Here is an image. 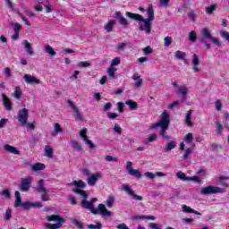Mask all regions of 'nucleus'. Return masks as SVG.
Segmentation results:
<instances>
[{
	"label": "nucleus",
	"mask_w": 229,
	"mask_h": 229,
	"mask_svg": "<svg viewBox=\"0 0 229 229\" xmlns=\"http://www.w3.org/2000/svg\"><path fill=\"white\" fill-rule=\"evenodd\" d=\"M15 200H14V207L15 208H18V207L22 206V199L21 198V192L19 191H16L14 192Z\"/></svg>",
	"instance_id": "b1692460"
},
{
	"label": "nucleus",
	"mask_w": 229,
	"mask_h": 229,
	"mask_svg": "<svg viewBox=\"0 0 229 229\" xmlns=\"http://www.w3.org/2000/svg\"><path fill=\"white\" fill-rule=\"evenodd\" d=\"M13 26L14 33H19L21 31V25L19 24V22H15L14 24H13Z\"/></svg>",
	"instance_id": "774afa93"
},
{
	"label": "nucleus",
	"mask_w": 229,
	"mask_h": 229,
	"mask_svg": "<svg viewBox=\"0 0 229 229\" xmlns=\"http://www.w3.org/2000/svg\"><path fill=\"white\" fill-rule=\"evenodd\" d=\"M114 24H117L115 20H111L107 22V24L105 26V30L107 31V33H111V31L114 30Z\"/></svg>",
	"instance_id": "c756f323"
},
{
	"label": "nucleus",
	"mask_w": 229,
	"mask_h": 229,
	"mask_svg": "<svg viewBox=\"0 0 229 229\" xmlns=\"http://www.w3.org/2000/svg\"><path fill=\"white\" fill-rule=\"evenodd\" d=\"M124 47H126V43H118L116 49L117 51H124Z\"/></svg>",
	"instance_id": "338daca9"
},
{
	"label": "nucleus",
	"mask_w": 229,
	"mask_h": 229,
	"mask_svg": "<svg viewBox=\"0 0 229 229\" xmlns=\"http://www.w3.org/2000/svg\"><path fill=\"white\" fill-rule=\"evenodd\" d=\"M32 171H44L46 169V165L42 163H36L31 165Z\"/></svg>",
	"instance_id": "7c9ffc66"
},
{
	"label": "nucleus",
	"mask_w": 229,
	"mask_h": 229,
	"mask_svg": "<svg viewBox=\"0 0 229 229\" xmlns=\"http://www.w3.org/2000/svg\"><path fill=\"white\" fill-rule=\"evenodd\" d=\"M58 133H64V128H62V125H60V123H55L54 131H52V136L56 137Z\"/></svg>",
	"instance_id": "cd10ccee"
},
{
	"label": "nucleus",
	"mask_w": 229,
	"mask_h": 229,
	"mask_svg": "<svg viewBox=\"0 0 229 229\" xmlns=\"http://www.w3.org/2000/svg\"><path fill=\"white\" fill-rule=\"evenodd\" d=\"M77 65L80 68L90 67V63L81 61V62L78 63Z\"/></svg>",
	"instance_id": "052dcab7"
},
{
	"label": "nucleus",
	"mask_w": 229,
	"mask_h": 229,
	"mask_svg": "<svg viewBox=\"0 0 229 229\" xmlns=\"http://www.w3.org/2000/svg\"><path fill=\"white\" fill-rule=\"evenodd\" d=\"M156 139H158L157 133L150 134L148 140L144 141V144H148V142H155Z\"/></svg>",
	"instance_id": "de8ad7c7"
},
{
	"label": "nucleus",
	"mask_w": 229,
	"mask_h": 229,
	"mask_svg": "<svg viewBox=\"0 0 229 229\" xmlns=\"http://www.w3.org/2000/svg\"><path fill=\"white\" fill-rule=\"evenodd\" d=\"M107 117H108L109 119L114 120V119H115L116 117H119V114L108 112V113H107Z\"/></svg>",
	"instance_id": "69168bd1"
},
{
	"label": "nucleus",
	"mask_w": 229,
	"mask_h": 229,
	"mask_svg": "<svg viewBox=\"0 0 229 229\" xmlns=\"http://www.w3.org/2000/svg\"><path fill=\"white\" fill-rule=\"evenodd\" d=\"M45 52L47 53L50 56H55L56 52L53 49V47L47 45L45 47Z\"/></svg>",
	"instance_id": "c9c22d12"
},
{
	"label": "nucleus",
	"mask_w": 229,
	"mask_h": 229,
	"mask_svg": "<svg viewBox=\"0 0 229 229\" xmlns=\"http://www.w3.org/2000/svg\"><path fill=\"white\" fill-rule=\"evenodd\" d=\"M114 131H115V133H118L119 135L123 133V128H121V125H119V123L114 124Z\"/></svg>",
	"instance_id": "4d7b16f0"
},
{
	"label": "nucleus",
	"mask_w": 229,
	"mask_h": 229,
	"mask_svg": "<svg viewBox=\"0 0 229 229\" xmlns=\"http://www.w3.org/2000/svg\"><path fill=\"white\" fill-rule=\"evenodd\" d=\"M119 64H121V58L120 57H115L111 62V67H114L115 65H119Z\"/></svg>",
	"instance_id": "13d9d810"
},
{
	"label": "nucleus",
	"mask_w": 229,
	"mask_h": 229,
	"mask_svg": "<svg viewBox=\"0 0 229 229\" xmlns=\"http://www.w3.org/2000/svg\"><path fill=\"white\" fill-rule=\"evenodd\" d=\"M71 223L78 229H85V224L81 222V220H80L78 217L71 218Z\"/></svg>",
	"instance_id": "412c9836"
},
{
	"label": "nucleus",
	"mask_w": 229,
	"mask_h": 229,
	"mask_svg": "<svg viewBox=\"0 0 229 229\" xmlns=\"http://www.w3.org/2000/svg\"><path fill=\"white\" fill-rule=\"evenodd\" d=\"M208 40L218 47L221 46V41H219V38H214L210 30H208L207 28H202L200 30V37H199V41H200V43L203 44L207 49H212V45L208 43Z\"/></svg>",
	"instance_id": "7ed1b4c3"
},
{
	"label": "nucleus",
	"mask_w": 229,
	"mask_h": 229,
	"mask_svg": "<svg viewBox=\"0 0 229 229\" xmlns=\"http://www.w3.org/2000/svg\"><path fill=\"white\" fill-rule=\"evenodd\" d=\"M13 96L15 98V99H21V96H22V90H21L20 87H15V90Z\"/></svg>",
	"instance_id": "e433bc0d"
},
{
	"label": "nucleus",
	"mask_w": 229,
	"mask_h": 229,
	"mask_svg": "<svg viewBox=\"0 0 229 229\" xmlns=\"http://www.w3.org/2000/svg\"><path fill=\"white\" fill-rule=\"evenodd\" d=\"M216 6L215 4L206 7V13L208 15L214 13V12H216Z\"/></svg>",
	"instance_id": "49530a36"
},
{
	"label": "nucleus",
	"mask_w": 229,
	"mask_h": 229,
	"mask_svg": "<svg viewBox=\"0 0 229 229\" xmlns=\"http://www.w3.org/2000/svg\"><path fill=\"white\" fill-rule=\"evenodd\" d=\"M215 106H216V110H217V112L221 111V108H223V104L221 103V101L218 99L215 102Z\"/></svg>",
	"instance_id": "e2e57ef3"
},
{
	"label": "nucleus",
	"mask_w": 229,
	"mask_h": 229,
	"mask_svg": "<svg viewBox=\"0 0 229 229\" xmlns=\"http://www.w3.org/2000/svg\"><path fill=\"white\" fill-rule=\"evenodd\" d=\"M191 63L193 65L194 72H199V68L198 67V65H199V56H198V55L194 54L192 55Z\"/></svg>",
	"instance_id": "4be33fe9"
},
{
	"label": "nucleus",
	"mask_w": 229,
	"mask_h": 229,
	"mask_svg": "<svg viewBox=\"0 0 229 229\" xmlns=\"http://www.w3.org/2000/svg\"><path fill=\"white\" fill-rule=\"evenodd\" d=\"M144 55H151L153 53V48L151 47L148 46L145 48H143Z\"/></svg>",
	"instance_id": "680f3d73"
},
{
	"label": "nucleus",
	"mask_w": 229,
	"mask_h": 229,
	"mask_svg": "<svg viewBox=\"0 0 229 229\" xmlns=\"http://www.w3.org/2000/svg\"><path fill=\"white\" fill-rule=\"evenodd\" d=\"M114 17V19H117L119 21L120 24L122 26H123L124 28H126V26H128V20H126V18H124V16H123L121 12H115Z\"/></svg>",
	"instance_id": "f3484780"
},
{
	"label": "nucleus",
	"mask_w": 229,
	"mask_h": 229,
	"mask_svg": "<svg viewBox=\"0 0 229 229\" xmlns=\"http://www.w3.org/2000/svg\"><path fill=\"white\" fill-rule=\"evenodd\" d=\"M131 165H132L131 162L128 161L126 165V169L128 171V174L131 176H134V178H142V173H140V171L137 169H133Z\"/></svg>",
	"instance_id": "1a4fd4ad"
},
{
	"label": "nucleus",
	"mask_w": 229,
	"mask_h": 229,
	"mask_svg": "<svg viewBox=\"0 0 229 229\" xmlns=\"http://www.w3.org/2000/svg\"><path fill=\"white\" fill-rule=\"evenodd\" d=\"M192 154V148H187L182 156L184 160H187L189 158V155Z\"/></svg>",
	"instance_id": "bf43d9fd"
},
{
	"label": "nucleus",
	"mask_w": 229,
	"mask_h": 229,
	"mask_svg": "<svg viewBox=\"0 0 229 229\" xmlns=\"http://www.w3.org/2000/svg\"><path fill=\"white\" fill-rule=\"evenodd\" d=\"M173 44V38L169 36L165 38V47H169Z\"/></svg>",
	"instance_id": "8fccbe9b"
},
{
	"label": "nucleus",
	"mask_w": 229,
	"mask_h": 229,
	"mask_svg": "<svg viewBox=\"0 0 229 229\" xmlns=\"http://www.w3.org/2000/svg\"><path fill=\"white\" fill-rule=\"evenodd\" d=\"M1 194L5 198V199H10V198H12V191L8 189L3 190Z\"/></svg>",
	"instance_id": "79ce46f5"
},
{
	"label": "nucleus",
	"mask_w": 229,
	"mask_h": 229,
	"mask_svg": "<svg viewBox=\"0 0 229 229\" xmlns=\"http://www.w3.org/2000/svg\"><path fill=\"white\" fill-rule=\"evenodd\" d=\"M125 105H128L131 110H137L139 108V104L131 99L126 100Z\"/></svg>",
	"instance_id": "2f4dec72"
},
{
	"label": "nucleus",
	"mask_w": 229,
	"mask_h": 229,
	"mask_svg": "<svg viewBox=\"0 0 229 229\" xmlns=\"http://www.w3.org/2000/svg\"><path fill=\"white\" fill-rule=\"evenodd\" d=\"M80 137H81L84 142H86V144L89 146L90 149H94V148H96V145H94V143H92V141H90L89 140V137L87 136V128H84L81 131H80Z\"/></svg>",
	"instance_id": "ddd939ff"
},
{
	"label": "nucleus",
	"mask_w": 229,
	"mask_h": 229,
	"mask_svg": "<svg viewBox=\"0 0 229 229\" xmlns=\"http://www.w3.org/2000/svg\"><path fill=\"white\" fill-rule=\"evenodd\" d=\"M44 179L38 181L36 191L41 194V201H49V191H47V189L44 186Z\"/></svg>",
	"instance_id": "39448f33"
},
{
	"label": "nucleus",
	"mask_w": 229,
	"mask_h": 229,
	"mask_svg": "<svg viewBox=\"0 0 229 229\" xmlns=\"http://www.w3.org/2000/svg\"><path fill=\"white\" fill-rule=\"evenodd\" d=\"M176 176L182 182H191V177H187V175H185V174L182 172H178Z\"/></svg>",
	"instance_id": "72a5a7b5"
},
{
	"label": "nucleus",
	"mask_w": 229,
	"mask_h": 229,
	"mask_svg": "<svg viewBox=\"0 0 229 229\" xmlns=\"http://www.w3.org/2000/svg\"><path fill=\"white\" fill-rule=\"evenodd\" d=\"M192 139H194V137L192 136V132L186 134L184 137V140L188 142V144H191V142H192Z\"/></svg>",
	"instance_id": "5fc2aeb1"
},
{
	"label": "nucleus",
	"mask_w": 229,
	"mask_h": 229,
	"mask_svg": "<svg viewBox=\"0 0 229 229\" xmlns=\"http://www.w3.org/2000/svg\"><path fill=\"white\" fill-rule=\"evenodd\" d=\"M192 115V110H189L185 116V123L187 126H192V121L191 120V116Z\"/></svg>",
	"instance_id": "f704fd0d"
},
{
	"label": "nucleus",
	"mask_w": 229,
	"mask_h": 229,
	"mask_svg": "<svg viewBox=\"0 0 229 229\" xmlns=\"http://www.w3.org/2000/svg\"><path fill=\"white\" fill-rule=\"evenodd\" d=\"M43 6H45V8H47L46 10V13H51V12H53V5H51V3L49 1L47 2H43L42 3Z\"/></svg>",
	"instance_id": "4c0bfd02"
},
{
	"label": "nucleus",
	"mask_w": 229,
	"mask_h": 229,
	"mask_svg": "<svg viewBox=\"0 0 229 229\" xmlns=\"http://www.w3.org/2000/svg\"><path fill=\"white\" fill-rule=\"evenodd\" d=\"M126 17H128L129 19H131L132 21H142V15L139 14V13H133L131 12H126L125 13Z\"/></svg>",
	"instance_id": "393cba45"
},
{
	"label": "nucleus",
	"mask_w": 229,
	"mask_h": 229,
	"mask_svg": "<svg viewBox=\"0 0 229 229\" xmlns=\"http://www.w3.org/2000/svg\"><path fill=\"white\" fill-rule=\"evenodd\" d=\"M89 229H101L103 228V224L101 223H98L97 225L94 224H90L88 225Z\"/></svg>",
	"instance_id": "09e8293b"
},
{
	"label": "nucleus",
	"mask_w": 229,
	"mask_h": 229,
	"mask_svg": "<svg viewBox=\"0 0 229 229\" xmlns=\"http://www.w3.org/2000/svg\"><path fill=\"white\" fill-rule=\"evenodd\" d=\"M4 74L7 78H12V70L10 69V67H6L4 69Z\"/></svg>",
	"instance_id": "6e6d98bb"
},
{
	"label": "nucleus",
	"mask_w": 229,
	"mask_h": 229,
	"mask_svg": "<svg viewBox=\"0 0 229 229\" xmlns=\"http://www.w3.org/2000/svg\"><path fill=\"white\" fill-rule=\"evenodd\" d=\"M182 212H184L185 214H195L196 216H201V213H199L195 209H192L191 207L187 205H182Z\"/></svg>",
	"instance_id": "5701e85b"
},
{
	"label": "nucleus",
	"mask_w": 229,
	"mask_h": 229,
	"mask_svg": "<svg viewBox=\"0 0 229 229\" xmlns=\"http://www.w3.org/2000/svg\"><path fill=\"white\" fill-rule=\"evenodd\" d=\"M21 207V208H23V210H30V208H33V202H30V201L22 202Z\"/></svg>",
	"instance_id": "58836bf2"
},
{
	"label": "nucleus",
	"mask_w": 229,
	"mask_h": 229,
	"mask_svg": "<svg viewBox=\"0 0 229 229\" xmlns=\"http://www.w3.org/2000/svg\"><path fill=\"white\" fill-rule=\"evenodd\" d=\"M115 71H117V68L114 66H110L107 70V74L111 80H117V75H115Z\"/></svg>",
	"instance_id": "c85d7f7f"
},
{
	"label": "nucleus",
	"mask_w": 229,
	"mask_h": 229,
	"mask_svg": "<svg viewBox=\"0 0 229 229\" xmlns=\"http://www.w3.org/2000/svg\"><path fill=\"white\" fill-rule=\"evenodd\" d=\"M100 178H103V174L101 173L92 174L87 179L88 185L94 187V185L98 183Z\"/></svg>",
	"instance_id": "9d476101"
},
{
	"label": "nucleus",
	"mask_w": 229,
	"mask_h": 229,
	"mask_svg": "<svg viewBox=\"0 0 229 229\" xmlns=\"http://www.w3.org/2000/svg\"><path fill=\"white\" fill-rule=\"evenodd\" d=\"M2 101L5 110L8 112L13 108L12 101H10V98H8V96H6L4 93L2 94Z\"/></svg>",
	"instance_id": "4468645a"
},
{
	"label": "nucleus",
	"mask_w": 229,
	"mask_h": 229,
	"mask_svg": "<svg viewBox=\"0 0 229 229\" xmlns=\"http://www.w3.org/2000/svg\"><path fill=\"white\" fill-rule=\"evenodd\" d=\"M45 153L48 158H53V148H51V146H47L45 148Z\"/></svg>",
	"instance_id": "a19ab883"
},
{
	"label": "nucleus",
	"mask_w": 229,
	"mask_h": 229,
	"mask_svg": "<svg viewBox=\"0 0 229 229\" xmlns=\"http://www.w3.org/2000/svg\"><path fill=\"white\" fill-rule=\"evenodd\" d=\"M69 185H75V187L72 189V192H75V194H80L81 198H82V201L81 203V207L82 208H86V210H90L91 214H94V216H101V217H111L112 212L108 209H106V207L105 204H99L98 207V209L94 208V203L98 201V199L92 198L90 200H87V198H89V193H87L86 191H83L85 187H87V183L83 182L82 180L80 181H72Z\"/></svg>",
	"instance_id": "f257e3e1"
},
{
	"label": "nucleus",
	"mask_w": 229,
	"mask_h": 229,
	"mask_svg": "<svg viewBox=\"0 0 229 229\" xmlns=\"http://www.w3.org/2000/svg\"><path fill=\"white\" fill-rule=\"evenodd\" d=\"M4 219L5 221H10V219H12V209L7 208L5 210Z\"/></svg>",
	"instance_id": "864d4df0"
},
{
	"label": "nucleus",
	"mask_w": 229,
	"mask_h": 229,
	"mask_svg": "<svg viewBox=\"0 0 229 229\" xmlns=\"http://www.w3.org/2000/svg\"><path fill=\"white\" fill-rule=\"evenodd\" d=\"M145 176L147 178H148V180H155L156 176H165V174L162 173V172H156L155 174L151 173V172H147L145 173Z\"/></svg>",
	"instance_id": "a878e982"
},
{
	"label": "nucleus",
	"mask_w": 229,
	"mask_h": 229,
	"mask_svg": "<svg viewBox=\"0 0 229 229\" xmlns=\"http://www.w3.org/2000/svg\"><path fill=\"white\" fill-rule=\"evenodd\" d=\"M46 219L48 222L55 221L56 223V224H49V223L45 224V228H48V229L62 228V224L65 223V219H64L62 216L58 215L47 216Z\"/></svg>",
	"instance_id": "20e7f679"
},
{
	"label": "nucleus",
	"mask_w": 229,
	"mask_h": 229,
	"mask_svg": "<svg viewBox=\"0 0 229 229\" xmlns=\"http://www.w3.org/2000/svg\"><path fill=\"white\" fill-rule=\"evenodd\" d=\"M185 56H186L185 52H182L180 50L175 52V58H177L178 60H183Z\"/></svg>",
	"instance_id": "a18cd8bd"
},
{
	"label": "nucleus",
	"mask_w": 229,
	"mask_h": 229,
	"mask_svg": "<svg viewBox=\"0 0 229 229\" xmlns=\"http://www.w3.org/2000/svg\"><path fill=\"white\" fill-rule=\"evenodd\" d=\"M68 106H71L72 110L76 114L77 119L83 122V116L81 115V114H80V110L78 109V107L74 106V102H72V100H68Z\"/></svg>",
	"instance_id": "a211bd4d"
},
{
	"label": "nucleus",
	"mask_w": 229,
	"mask_h": 229,
	"mask_svg": "<svg viewBox=\"0 0 229 229\" xmlns=\"http://www.w3.org/2000/svg\"><path fill=\"white\" fill-rule=\"evenodd\" d=\"M114 201H115V198L114 196H109L106 205L108 208H112V207H114Z\"/></svg>",
	"instance_id": "ea45409f"
},
{
	"label": "nucleus",
	"mask_w": 229,
	"mask_h": 229,
	"mask_svg": "<svg viewBox=\"0 0 229 229\" xmlns=\"http://www.w3.org/2000/svg\"><path fill=\"white\" fill-rule=\"evenodd\" d=\"M177 94H180L182 96V102L185 103L187 99V94H189V88H187V86L179 87Z\"/></svg>",
	"instance_id": "dca6fc26"
},
{
	"label": "nucleus",
	"mask_w": 229,
	"mask_h": 229,
	"mask_svg": "<svg viewBox=\"0 0 229 229\" xmlns=\"http://www.w3.org/2000/svg\"><path fill=\"white\" fill-rule=\"evenodd\" d=\"M169 124H171V119L168 116L159 131V135L164 140H171V136L169 133H167V130H169Z\"/></svg>",
	"instance_id": "0eeeda50"
},
{
	"label": "nucleus",
	"mask_w": 229,
	"mask_h": 229,
	"mask_svg": "<svg viewBox=\"0 0 229 229\" xmlns=\"http://www.w3.org/2000/svg\"><path fill=\"white\" fill-rule=\"evenodd\" d=\"M123 190L124 191V192H126V194H128L129 196H132L135 193V191H133V189H131V186L128 185V184H124L123 186Z\"/></svg>",
	"instance_id": "473e14b6"
},
{
	"label": "nucleus",
	"mask_w": 229,
	"mask_h": 229,
	"mask_svg": "<svg viewBox=\"0 0 229 229\" xmlns=\"http://www.w3.org/2000/svg\"><path fill=\"white\" fill-rule=\"evenodd\" d=\"M4 151H7L8 153H12L13 155H21V150L17 149V148L5 144L4 145Z\"/></svg>",
	"instance_id": "aec40b11"
},
{
	"label": "nucleus",
	"mask_w": 229,
	"mask_h": 229,
	"mask_svg": "<svg viewBox=\"0 0 229 229\" xmlns=\"http://www.w3.org/2000/svg\"><path fill=\"white\" fill-rule=\"evenodd\" d=\"M31 177L22 179L21 184L19 185V191H21V192H28V191H30L31 188Z\"/></svg>",
	"instance_id": "6e6552de"
},
{
	"label": "nucleus",
	"mask_w": 229,
	"mask_h": 229,
	"mask_svg": "<svg viewBox=\"0 0 229 229\" xmlns=\"http://www.w3.org/2000/svg\"><path fill=\"white\" fill-rule=\"evenodd\" d=\"M29 113L27 108H22L19 111L18 121L21 124H28Z\"/></svg>",
	"instance_id": "9b49d317"
},
{
	"label": "nucleus",
	"mask_w": 229,
	"mask_h": 229,
	"mask_svg": "<svg viewBox=\"0 0 229 229\" xmlns=\"http://www.w3.org/2000/svg\"><path fill=\"white\" fill-rule=\"evenodd\" d=\"M106 162H118L119 159L117 157L112 156H106Z\"/></svg>",
	"instance_id": "0e129e2a"
},
{
	"label": "nucleus",
	"mask_w": 229,
	"mask_h": 229,
	"mask_svg": "<svg viewBox=\"0 0 229 229\" xmlns=\"http://www.w3.org/2000/svg\"><path fill=\"white\" fill-rule=\"evenodd\" d=\"M223 192H225V189L212 185L206 186L200 191V194H203L204 196H208L210 194H219Z\"/></svg>",
	"instance_id": "423d86ee"
},
{
	"label": "nucleus",
	"mask_w": 229,
	"mask_h": 229,
	"mask_svg": "<svg viewBox=\"0 0 229 229\" xmlns=\"http://www.w3.org/2000/svg\"><path fill=\"white\" fill-rule=\"evenodd\" d=\"M23 80L28 83V85H39L40 80L36 77L31 76L30 74H25Z\"/></svg>",
	"instance_id": "2eb2a0df"
},
{
	"label": "nucleus",
	"mask_w": 229,
	"mask_h": 229,
	"mask_svg": "<svg viewBox=\"0 0 229 229\" xmlns=\"http://www.w3.org/2000/svg\"><path fill=\"white\" fill-rule=\"evenodd\" d=\"M189 38L191 42H196V40H198V36L196 35V31L191 30L189 34Z\"/></svg>",
	"instance_id": "c03bdc74"
},
{
	"label": "nucleus",
	"mask_w": 229,
	"mask_h": 229,
	"mask_svg": "<svg viewBox=\"0 0 229 229\" xmlns=\"http://www.w3.org/2000/svg\"><path fill=\"white\" fill-rule=\"evenodd\" d=\"M177 144L178 143L175 140H171L170 142L166 143L163 149L164 153H170L176 148Z\"/></svg>",
	"instance_id": "6ab92c4d"
},
{
	"label": "nucleus",
	"mask_w": 229,
	"mask_h": 229,
	"mask_svg": "<svg viewBox=\"0 0 229 229\" xmlns=\"http://www.w3.org/2000/svg\"><path fill=\"white\" fill-rule=\"evenodd\" d=\"M148 18L140 21L139 28L140 31H145L147 35L151 33V21H155V11L153 10V5H148L147 9Z\"/></svg>",
	"instance_id": "f03ea898"
},
{
	"label": "nucleus",
	"mask_w": 229,
	"mask_h": 229,
	"mask_svg": "<svg viewBox=\"0 0 229 229\" xmlns=\"http://www.w3.org/2000/svg\"><path fill=\"white\" fill-rule=\"evenodd\" d=\"M220 35L221 37H223V38H225L228 44H229V32L226 30H220Z\"/></svg>",
	"instance_id": "3c124183"
},
{
	"label": "nucleus",
	"mask_w": 229,
	"mask_h": 229,
	"mask_svg": "<svg viewBox=\"0 0 229 229\" xmlns=\"http://www.w3.org/2000/svg\"><path fill=\"white\" fill-rule=\"evenodd\" d=\"M169 117V114H167V112H163L161 114V119L160 121H158L157 123L153 124L151 127L152 130H155L157 128H162V126H164V123H165V121L168 119Z\"/></svg>",
	"instance_id": "f8f14e48"
},
{
	"label": "nucleus",
	"mask_w": 229,
	"mask_h": 229,
	"mask_svg": "<svg viewBox=\"0 0 229 229\" xmlns=\"http://www.w3.org/2000/svg\"><path fill=\"white\" fill-rule=\"evenodd\" d=\"M72 147L73 149H76V151H81L82 149L81 145H80V143L76 140L72 141Z\"/></svg>",
	"instance_id": "37998d69"
},
{
	"label": "nucleus",
	"mask_w": 229,
	"mask_h": 229,
	"mask_svg": "<svg viewBox=\"0 0 229 229\" xmlns=\"http://www.w3.org/2000/svg\"><path fill=\"white\" fill-rule=\"evenodd\" d=\"M24 44H25L24 47L27 55H30V56H33V55H35V52H33V47H31V43L28 42V40L25 39Z\"/></svg>",
	"instance_id": "bb28decb"
},
{
	"label": "nucleus",
	"mask_w": 229,
	"mask_h": 229,
	"mask_svg": "<svg viewBox=\"0 0 229 229\" xmlns=\"http://www.w3.org/2000/svg\"><path fill=\"white\" fill-rule=\"evenodd\" d=\"M216 133L217 135H221L223 133V124H221V123L216 122Z\"/></svg>",
	"instance_id": "603ef678"
}]
</instances>
